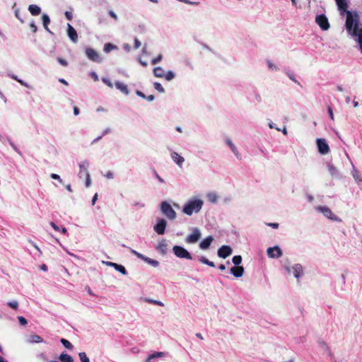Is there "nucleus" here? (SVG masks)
Returning <instances> with one entry per match:
<instances>
[{"label": "nucleus", "instance_id": "1", "mask_svg": "<svg viewBox=\"0 0 362 362\" xmlns=\"http://www.w3.org/2000/svg\"><path fill=\"white\" fill-rule=\"evenodd\" d=\"M345 28L349 33L353 36L358 37V41L361 52H362V28H359L360 16L357 11H346Z\"/></svg>", "mask_w": 362, "mask_h": 362}, {"label": "nucleus", "instance_id": "2", "mask_svg": "<svg viewBox=\"0 0 362 362\" xmlns=\"http://www.w3.org/2000/svg\"><path fill=\"white\" fill-rule=\"evenodd\" d=\"M203 201L200 199H191L185 204L182 211L184 214L191 216L194 213H198L203 206Z\"/></svg>", "mask_w": 362, "mask_h": 362}, {"label": "nucleus", "instance_id": "3", "mask_svg": "<svg viewBox=\"0 0 362 362\" xmlns=\"http://www.w3.org/2000/svg\"><path fill=\"white\" fill-rule=\"evenodd\" d=\"M160 210L164 216L170 220H174L176 218V212L171 205L166 202H163L160 204Z\"/></svg>", "mask_w": 362, "mask_h": 362}, {"label": "nucleus", "instance_id": "4", "mask_svg": "<svg viewBox=\"0 0 362 362\" xmlns=\"http://www.w3.org/2000/svg\"><path fill=\"white\" fill-rule=\"evenodd\" d=\"M173 250L174 254L179 258L192 259V256L189 252L181 246L175 245L173 247Z\"/></svg>", "mask_w": 362, "mask_h": 362}, {"label": "nucleus", "instance_id": "5", "mask_svg": "<svg viewBox=\"0 0 362 362\" xmlns=\"http://www.w3.org/2000/svg\"><path fill=\"white\" fill-rule=\"evenodd\" d=\"M315 21L323 30H327L329 28V23L325 15H317L315 18Z\"/></svg>", "mask_w": 362, "mask_h": 362}, {"label": "nucleus", "instance_id": "6", "mask_svg": "<svg viewBox=\"0 0 362 362\" xmlns=\"http://www.w3.org/2000/svg\"><path fill=\"white\" fill-rule=\"evenodd\" d=\"M201 237V231L199 228H194L192 230V233L187 235L185 239L186 243H197Z\"/></svg>", "mask_w": 362, "mask_h": 362}, {"label": "nucleus", "instance_id": "7", "mask_svg": "<svg viewBox=\"0 0 362 362\" xmlns=\"http://www.w3.org/2000/svg\"><path fill=\"white\" fill-rule=\"evenodd\" d=\"M316 142L318 151L321 154L325 155L329 153V147L325 139H317Z\"/></svg>", "mask_w": 362, "mask_h": 362}, {"label": "nucleus", "instance_id": "8", "mask_svg": "<svg viewBox=\"0 0 362 362\" xmlns=\"http://www.w3.org/2000/svg\"><path fill=\"white\" fill-rule=\"evenodd\" d=\"M166 226L167 221L163 218H159L153 228L158 234L163 235L165 233Z\"/></svg>", "mask_w": 362, "mask_h": 362}, {"label": "nucleus", "instance_id": "9", "mask_svg": "<svg viewBox=\"0 0 362 362\" xmlns=\"http://www.w3.org/2000/svg\"><path fill=\"white\" fill-rule=\"evenodd\" d=\"M86 54L90 60L94 62L99 63L101 62V58L99 54L93 48H87L86 49Z\"/></svg>", "mask_w": 362, "mask_h": 362}, {"label": "nucleus", "instance_id": "10", "mask_svg": "<svg viewBox=\"0 0 362 362\" xmlns=\"http://www.w3.org/2000/svg\"><path fill=\"white\" fill-rule=\"evenodd\" d=\"M267 253L270 258H279L282 255V252L278 246L269 247Z\"/></svg>", "mask_w": 362, "mask_h": 362}, {"label": "nucleus", "instance_id": "11", "mask_svg": "<svg viewBox=\"0 0 362 362\" xmlns=\"http://www.w3.org/2000/svg\"><path fill=\"white\" fill-rule=\"evenodd\" d=\"M232 248L228 245H223L218 250V255L221 258H226L232 254Z\"/></svg>", "mask_w": 362, "mask_h": 362}, {"label": "nucleus", "instance_id": "12", "mask_svg": "<svg viewBox=\"0 0 362 362\" xmlns=\"http://www.w3.org/2000/svg\"><path fill=\"white\" fill-rule=\"evenodd\" d=\"M335 1L339 11L340 15L344 16V11H346L348 8L346 0H335Z\"/></svg>", "mask_w": 362, "mask_h": 362}, {"label": "nucleus", "instance_id": "13", "mask_svg": "<svg viewBox=\"0 0 362 362\" xmlns=\"http://www.w3.org/2000/svg\"><path fill=\"white\" fill-rule=\"evenodd\" d=\"M67 34L69 37L74 42H76L78 41V34L75 29L70 25L68 24L67 26Z\"/></svg>", "mask_w": 362, "mask_h": 362}, {"label": "nucleus", "instance_id": "14", "mask_svg": "<svg viewBox=\"0 0 362 362\" xmlns=\"http://www.w3.org/2000/svg\"><path fill=\"white\" fill-rule=\"evenodd\" d=\"M287 272L292 273L296 278H298L302 273V267L299 264L294 265L291 269L287 267Z\"/></svg>", "mask_w": 362, "mask_h": 362}, {"label": "nucleus", "instance_id": "15", "mask_svg": "<svg viewBox=\"0 0 362 362\" xmlns=\"http://www.w3.org/2000/svg\"><path fill=\"white\" fill-rule=\"evenodd\" d=\"M156 248L162 255H165L167 252V250H168V243H167L166 240H163V239L162 240H160L158 243Z\"/></svg>", "mask_w": 362, "mask_h": 362}, {"label": "nucleus", "instance_id": "16", "mask_svg": "<svg viewBox=\"0 0 362 362\" xmlns=\"http://www.w3.org/2000/svg\"><path fill=\"white\" fill-rule=\"evenodd\" d=\"M230 272L235 277H241L244 273V268L241 266L233 267L230 269Z\"/></svg>", "mask_w": 362, "mask_h": 362}, {"label": "nucleus", "instance_id": "17", "mask_svg": "<svg viewBox=\"0 0 362 362\" xmlns=\"http://www.w3.org/2000/svg\"><path fill=\"white\" fill-rule=\"evenodd\" d=\"M214 238L212 236H208L207 238H204L199 244V247L202 250H206L209 247L210 245L211 244Z\"/></svg>", "mask_w": 362, "mask_h": 362}, {"label": "nucleus", "instance_id": "18", "mask_svg": "<svg viewBox=\"0 0 362 362\" xmlns=\"http://www.w3.org/2000/svg\"><path fill=\"white\" fill-rule=\"evenodd\" d=\"M115 87L117 88V89H118L119 90H120L122 93L125 94V95H128L129 94V89H128V87L126 84L122 83V82H119V81H116L115 83Z\"/></svg>", "mask_w": 362, "mask_h": 362}, {"label": "nucleus", "instance_id": "19", "mask_svg": "<svg viewBox=\"0 0 362 362\" xmlns=\"http://www.w3.org/2000/svg\"><path fill=\"white\" fill-rule=\"evenodd\" d=\"M28 11L33 16H38L41 13L40 6L35 4H31L28 6Z\"/></svg>", "mask_w": 362, "mask_h": 362}, {"label": "nucleus", "instance_id": "20", "mask_svg": "<svg viewBox=\"0 0 362 362\" xmlns=\"http://www.w3.org/2000/svg\"><path fill=\"white\" fill-rule=\"evenodd\" d=\"M317 209L320 211L326 217L330 219H334L331 210L327 207H317Z\"/></svg>", "mask_w": 362, "mask_h": 362}, {"label": "nucleus", "instance_id": "21", "mask_svg": "<svg viewBox=\"0 0 362 362\" xmlns=\"http://www.w3.org/2000/svg\"><path fill=\"white\" fill-rule=\"evenodd\" d=\"M28 341L29 343H32V344H37V343H42L43 339L41 337H40L37 334H31L29 337Z\"/></svg>", "mask_w": 362, "mask_h": 362}, {"label": "nucleus", "instance_id": "22", "mask_svg": "<svg viewBox=\"0 0 362 362\" xmlns=\"http://www.w3.org/2000/svg\"><path fill=\"white\" fill-rule=\"evenodd\" d=\"M165 354L163 352H154L148 356V358L146 359L145 362H151V360L156 358L163 357V356H165Z\"/></svg>", "mask_w": 362, "mask_h": 362}, {"label": "nucleus", "instance_id": "23", "mask_svg": "<svg viewBox=\"0 0 362 362\" xmlns=\"http://www.w3.org/2000/svg\"><path fill=\"white\" fill-rule=\"evenodd\" d=\"M153 74H154L155 76H156L158 78H163L165 76V71H164L163 69L160 66L156 67L153 69Z\"/></svg>", "mask_w": 362, "mask_h": 362}, {"label": "nucleus", "instance_id": "24", "mask_svg": "<svg viewBox=\"0 0 362 362\" xmlns=\"http://www.w3.org/2000/svg\"><path fill=\"white\" fill-rule=\"evenodd\" d=\"M59 358L62 362H74L72 357L67 354H62Z\"/></svg>", "mask_w": 362, "mask_h": 362}, {"label": "nucleus", "instance_id": "25", "mask_svg": "<svg viewBox=\"0 0 362 362\" xmlns=\"http://www.w3.org/2000/svg\"><path fill=\"white\" fill-rule=\"evenodd\" d=\"M42 19L45 29L49 30L48 24L50 23L49 17L47 14L44 13L42 16Z\"/></svg>", "mask_w": 362, "mask_h": 362}, {"label": "nucleus", "instance_id": "26", "mask_svg": "<svg viewBox=\"0 0 362 362\" xmlns=\"http://www.w3.org/2000/svg\"><path fill=\"white\" fill-rule=\"evenodd\" d=\"M112 267L118 272H119L120 273H122V274L124 275H126L127 274V271H126V269L124 268V267H123L122 265H120V264H112Z\"/></svg>", "mask_w": 362, "mask_h": 362}, {"label": "nucleus", "instance_id": "27", "mask_svg": "<svg viewBox=\"0 0 362 362\" xmlns=\"http://www.w3.org/2000/svg\"><path fill=\"white\" fill-rule=\"evenodd\" d=\"M117 49V46L111 44V43H106L104 45V52H110V51Z\"/></svg>", "mask_w": 362, "mask_h": 362}, {"label": "nucleus", "instance_id": "28", "mask_svg": "<svg viewBox=\"0 0 362 362\" xmlns=\"http://www.w3.org/2000/svg\"><path fill=\"white\" fill-rule=\"evenodd\" d=\"M207 198L211 203H216L218 199V196L214 192H210L207 194Z\"/></svg>", "mask_w": 362, "mask_h": 362}, {"label": "nucleus", "instance_id": "29", "mask_svg": "<svg viewBox=\"0 0 362 362\" xmlns=\"http://www.w3.org/2000/svg\"><path fill=\"white\" fill-rule=\"evenodd\" d=\"M144 261L146 263L152 265L154 267H158L159 265V262L157 260L152 259H151L149 257H146V258L144 259Z\"/></svg>", "mask_w": 362, "mask_h": 362}, {"label": "nucleus", "instance_id": "30", "mask_svg": "<svg viewBox=\"0 0 362 362\" xmlns=\"http://www.w3.org/2000/svg\"><path fill=\"white\" fill-rule=\"evenodd\" d=\"M232 261L235 265L239 266L242 262V257L240 255H235L233 257Z\"/></svg>", "mask_w": 362, "mask_h": 362}, {"label": "nucleus", "instance_id": "31", "mask_svg": "<svg viewBox=\"0 0 362 362\" xmlns=\"http://www.w3.org/2000/svg\"><path fill=\"white\" fill-rule=\"evenodd\" d=\"M78 356L81 362H90L89 358L87 357L86 353L81 352L78 354Z\"/></svg>", "mask_w": 362, "mask_h": 362}, {"label": "nucleus", "instance_id": "32", "mask_svg": "<svg viewBox=\"0 0 362 362\" xmlns=\"http://www.w3.org/2000/svg\"><path fill=\"white\" fill-rule=\"evenodd\" d=\"M61 343L66 347V349H72V344L65 339H61Z\"/></svg>", "mask_w": 362, "mask_h": 362}, {"label": "nucleus", "instance_id": "33", "mask_svg": "<svg viewBox=\"0 0 362 362\" xmlns=\"http://www.w3.org/2000/svg\"><path fill=\"white\" fill-rule=\"evenodd\" d=\"M153 86H154L155 89L157 90L158 92H160V93L164 92V88L160 83L155 82L153 83Z\"/></svg>", "mask_w": 362, "mask_h": 362}, {"label": "nucleus", "instance_id": "34", "mask_svg": "<svg viewBox=\"0 0 362 362\" xmlns=\"http://www.w3.org/2000/svg\"><path fill=\"white\" fill-rule=\"evenodd\" d=\"M199 260H200V262H202L203 264H207V265H209V266H210V267H214V262L209 261V260H208L206 257H202V258H200V259H199Z\"/></svg>", "mask_w": 362, "mask_h": 362}, {"label": "nucleus", "instance_id": "35", "mask_svg": "<svg viewBox=\"0 0 362 362\" xmlns=\"http://www.w3.org/2000/svg\"><path fill=\"white\" fill-rule=\"evenodd\" d=\"M164 76L167 81H170L175 77V74L173 71H169Z\"/></svg>", "mask_w": 362, "mask_h": 362}, {"label": "nucleus", "instance_id": "36", "mask_svg": "<svg viewBox=\"0 0 362 362\" xmlns=\"http://www.w3.org/2000/svg\"><path fill=\"white\" fill-rule=\"evenodd\" d=\"M162 59H163V55L162 54H159L156 58L152 59L151 64H153V65L156 64L158 62H160L162 60Z\"/></svg>", "mask_w": 362, "mask_h": 362}, {"label": "nucleus", "instance_id": "37", "mask_svg": "<svg viewBox=\"0 0 362 362\" xmlns=\"http://www.w3.org/2000/svg\"><path fill=\"white\" fill-rule=\"evenodd\" d=\"M85 177L86 178V187H88L90 185L91 181H90V175L88 174L87 170H85Z\"/></svg>", "mask_w": 362, "mask_h": 362}, {"label": "nucleus", "instance_id": "38", "mask_svg": "<svg viewBox=\"0 0 362 362\" xmlns=\"http://www.w3.org/2000/svg\"><path fill=\"white\" fill-rule=\"evenodd\" d=\"M102 81L103 82L106 84L108 87H110V88H113V84L110 81V79L108 78H102Z\"/></svg>", "mask_w": 362, "mask_h": 362}, {"label": "nucleus", "instance_id": "39", "mask_svg": "<svg viewBox=\"0 0 362 362\" xmlns=\"http://www.w3.org/2000/svg\"><path fill=\"white\" fill-rule=\"evenodd\" d=\"M353 176H354V177L356 181H357V182L361 181V180L360 178L359 173L357 170H354V171H353Z\"/></svg>", "mask_w": 362, "mask_h": 362}, {"label": "nucleus", "instance_id": "40", "mask_svg": "<svg viewBox=\"0 0 362 362\" xmlns=\"http://www.w3.org/2000/svg\"><path fill=\"white\" fill-rule=\"evenodd\" d=\"M226 143L230 147L231 150L234 152L235 155L238 156V154L236 153V148H235V146L232 144L231 141L230 140H227Z\"/></svg>", "mask_w": 362, "mask_h": 362}, {"label": "nucleus", "instance_id": "41", "mask_svg": "<svg viewBox=\"0 0 362 362\" xmlns=\"http://www.w3.org/2000/svg\"><path fill=\"white\" fill-rule=\"evenodd\" d=\"M57 62L63 66H67L68 65V62L61 57H57Z\"/></svg>", "mask_w": 362, "mask_h": 362}, {"label": "nucleus", "instance_id": "42", "mask_svg": "<svg viewBox=\"0 0 362 362\" xmlns=\"http://www.w3.org/2000/svg\"><path fill=\"white\" fill-rule=\"evenodd\" d=\"M8 305L13 308V309H17L18 307V303L17 301H11V302H8Z\"/></svg>", "mask_w": 362, "mask_h": 362}, {"label": "nucleus", "instance_id": "43", "mask_svg": "<svg viewBox=\"0 0 362 362\" xmlns=\"http://www.w3.org/2000/svg\"><path fill=\"white\" fill-rule=\"evenodd\" d=\"M132 252L134 255H135L137 257H139L144 261V259L146 258V257L144 256L142 254L139 253L138 252H136V250H132Z\"/></svg>", "mask_w": 362, "mask_h": 362}, {"label": "nucleus", "instance_id": "44", "mask_svg": "<svg viewBox=\"0 0 362 362\" xmlns=\"http://www.w3.org/2000/svg\"><path fill=\"white\" fill-rule=\"evenodd\" d=\"M18 319L19 323L21 325L24 326V325H25L27 324V320H26V319L24 317L19 316L18 317Z\"/></svg>", "mask_w": 362, "mask_h": 362}, {"label": "nucleus", "instance_id": "45", "mask_svg": "<svg viewBox=\"0 0 362 362\" xmlns=\"http://www.w3.org/2000/svg\"><path fill=\"white\" fill-rule=\"evenodd\" d=\"M141 42L137 38H135L134 39V49H139L141 47Z\"/></svg>", "mask_w": 362, "mask_h": 362}, {"label": "nucleus", "instance_id": "46", "mask_svg": "<svg viewBox=\"0 0 362 362\" xmlns=\"http://www.w3.org/2000/svg\"><path fill=\"white\" fill-rule=\"evenodd\" d=\"M85 170H87L86 168L83 166H81V170L79 172V176L80 177H85Z\"/></svg>", "mask_w": 362, "mask_h": 362}, {"label": "nucleus", "instance_id": "47", "mask_svg": "<svg viewBox=\"0 0 362 362\" xmlns=\"http://www.w3.org/2000/svg\"><path fill=\"white\" fill-rule=\"evenodd\" d=\"M328 112H329V117L332 120H334V114H333V111H332V109L330 106L328 107Z\"/></svg>", "mask_w": 362, "mask_h": 362}, {"label": "nucleus", "instance_id": "48", "mask_svg": "<svg viewBox=\"0 0 362 362\" xmlns=\"http://www.w3.org/2000/svg\"><path fill=\"white\" fill-rule=\"evenodd\" d=\"M30 27L31 31L33 33H35L37 31V26L35 25L34 23H31L30 24Z\"/></svg>", "mask_w": 362, "mask_h": 362}, {"label": "nucleus", "instance_id": "49", "mask_svg": "<svg viewBox=\"0 0 362 362\" xmlns=\"http://www.w3.org/2000/svg\"><path fill=\"white\" fill-rule=\"evenodd\" d=\"M267 64H268L269 68L271 69H276V70L278 69L277 67L274 64H272L270 61H267Z\"/></svg>", "mask_w": 362, "mask_h": 362}, {"label": "nucleus", "instance_id": "50", "mask_svg": "<svg viewBox=\"0 0 362 362\" xmlns=\"http://www.w3.org/2000/svg\"><path fill=\"white\" fill-rule=\"evenodd\" d=\"M51 177L55 180H58L60 182H62V180H61L60 177L55 173L51 174Z\"/></svg>", "mask_w": 362, "mask_h": 362}, {"label": "nucleus", "instance_id": "51", "mask_svg": "<svg viewBox=\"0 0 362 362\" xmlns=\"http://www.w3.org/2000/svg\"><path fill=\"white\" fill-rule=\"evenodd\" d=\"M136 94L138 96H139V97H141V98H142L146 99V96L145 95V94H144V93H142L141 91H140V90H136Z\"/></svg>", "mask_w": 362, "mask_h": 362}, {"label": "nucleus", "instance_id": "52", "mask_svg": "<svg viewBox=\"0 0 362 362\" xmlns=\"http://www.w3.org/2000/svg\"><path fill=\"white\" fill-rule=\"evenodd\" d=\"M65 16L69 21H71L72 19V13L69 11L65 12Z\"/></svg>", "mask_w": 362, "mask_h": 362}, {"label": "nucleus", "instance_id": "53", "mask_svg": "<svg viewBox=\"0 0 362 362\" xmlns=\"http://www.w3.org/2000/svg\"><path fill=\"white\" fill-rule=\"evenodd\" d=\"M171 157L172 158H180V159H182L183 158L182 156H180L178 153L174 152L171 154Z\"/></svg>", "mask_w": 362, "mask_h": 362}, {"label": "nucleus", "instance_id": "54", "mask_svg": "<svg viewBox=\"0 0 362 362\" xmlns=\"http://www.w3.org/2000/svg\"><path fill=\"white\" fill-rule=\"evenodd\" d=\"M109 15L113 18L115 20H117V16L116 15V13L112 11H109Z\"/></svg>", "mask_w": 362, "mask_h": 362}, {"label": "nucleus", "instance_id": "55", "mask_svg": "<svg viewBox=\"0 0 362 362\" xmlns=\"http://www.w3.org/2000/svg\"><path fill=\"white\" fill-rule=\"evenodd\" d=\"M123 48H124V49L126 52H129L131 50V47H130V45H128V44H124V45H123Z\"/></svg>", "mask_w": 362, "mask_h": 362}, {"label": "nucleus", "instance_id": "56", "mask_svg": "<svg viewBox=\"0 0 362 362\" xmlns=\"http://www.w3.org/2000/svg\"><path fill=\"white\" fill-rule=\"evenodd\" d=\"M15 16L21 22L23 23V19L20 17V14H19V11L18 10H16L15 11Z\"/></svg>", "mask_w": 362, "mask_h": 362}, {"label": "nucleus", "instance_id": "57", "mask_svg": "<svg viewBox=\"0 0 362 362\" xmlns=\"http://www.w3.org/2000/svg\"><path fill=\"white\" fill-rule=\"evenodd\" d=\"M288 77L290 78V79H291L292 81H294V82H296V83H299L296 80V78H295V77H294V76H293V74H291V73H288Z\"/></svg>", "mask_w": 362, "mask_h": 362}, {"label": "nucleus", "instance_id": "58", "mask_svg": "<svg viewBox=\"0 0 362 362\" xmlns=\"http://www.w3.org/2000/svg\"><path fill=\"white\" fill-rule=\"evenodd\" d=\"M91 76L93 77V78L94 79L95 81H98V76L97 75V74L95 72H92L91 73Z\"/></svg>", "mask_w": 362, "mask_h": 362}, {"label": "nucleus", "instance_id": "59", "mask_svg": "<svg viewBox=\"0 0 362 362\" xmlns=\"http://www.w3.org/2000/svg\"><path fill=\"white\" fill-rule=\"evenodd\" d=\"M155 97L153 95H150L148 96H146V99L148 100V101H153L154 100Z\"/></svg>", "mask_w": 362, "mask_h": 362}, {"label": "nucleus", "instance_id": "60", "mask_svg": "<svg viewBox=\"0 0 362 362\" xmlns=\"http://www.w3.org/2000/svg\"><path fill=\"white\" fill-rule=\"evenodd\" d=\"M50 225L52 226V227L55 230H59V227L53 222H51L50 223Z\"/></svg>", "mask_w": 362, "mask_h": 362}, {"label": "nucleus", "instance_id": "61", "mask_svg": "<svg viewBox=\"0 0 362 362\" xmlns=\"http://www.w3.org/2000/svg\"><path fill=\"white\" fill-rule=\"evenodd\" d=\"M153 303L156 304V305H160V306H163L164 304L161 302V301H159V300H153Z\"/></svg>", "mask_w": 362, "mask_h": 362}, {"label": "nucleus", "instance_id": "62", "mask_svg": "<svg viewBox=\"0 0 362 362\" xmlns=\"http://www.w3.org/2000/svg\"><path fill=\"white\" fill-rule=\"evenodd\" d=\"M74 114L78 115L79 114V109L77 107H74Z\"/></svg>", "mask_w": 362, "mask_h": 362}, {"label": "nucleus", "instance_id": "63", "mask_svg": "<svg viewBox=\"0 0 362 362\" xmlns=\"http://www.w3.org/2000/svg\"><path fill=\"white\" fill-rule=\"evenodd\" d=\"M98 199V194H95L93 197V199H92V204L94 205L96 200Z\"/></svg>", "mask_w": 362, "mask_h": 362}, {"label": "nucleus", "instance_id": "64", "mask_svg": "<svg viewBox=\"0 0 362 362\" xmlns=\"http://www.w3.org/2000/svg\"><path fill=\"white\" fill-rule=\"evenodd\" d=\"M59 81L60 83H63V84L66 85V86H67V85H68L67 81H66V80H64V78H60V79L59 80Z\"/></svg>", "mask_w": 362, "mask_h": 362}]
</instances>
